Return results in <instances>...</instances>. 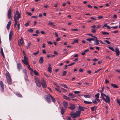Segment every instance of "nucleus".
<instances>
[{
    "label": "nucleus",
    "instance_id": "nucleus-1",
    "mask_svg": "<svg viewBox=\"0 0 120 120\" xmlns=\"http://www.w3.org/2000/svg\"><path fill=\"white\" fill-rule=\"evenodd\" d=\"M104 90V88L103 87L100 91V92L101 93V98H102L104 101L109 104L110 101V98L109 96L106 95L102 93Z\"/></svg>",
    "mask_w": 120,
    "mask_h": 120
},
{
    "label": "nucleus",
    "instance_id": "nucleus-2",
    "mask_svg": "<svg viewBox=\"0 0 120 120\" xmlns=\"http://www.w3.org/2000/svg\"><path fill=\"white\" fill-rule=\"evenodd\" d=\"M21 15L19 12L17 10L16 11L15 14L14 15V18L15 21V23L14 25V27H15L18 22V21L19 19L21 18Z\"/></svg>",
    "mask_w": 120,
    "mask_h": 120
},
{
    "label": "nucleus",
    "instance_id": "nucleus-3",
    "mask_svg": "<svg viewBox=\"0 0 120 120\" xmlns=\"http://www.w3.org/2000/svg\"><path fill=\"white\" fill-rule=\"evenodd\" d=\"M45 98L46 101L49 103H51V99H52V101L54 103L56 101L55 99L50 94L45 96Z\"/></svg>",
    "mask_w": 120,
    "mask_h": 120
},
{
    "label": "nucleus",
    "instance_id": "nucleus-4",
    "mask_svg": "<svg viewBox=\"0 0 120 120\" xmlns=\"http://www.w3.org/2000/svg\"><path fill=\"white\" fill-rule=\"evenodd\" d=\"M81 113V112L79 110L76 111L75 112L73 111H72L71 112V116H72L73 118H74L77 117L79 116L80 115Z\"/></svg>",
    "mask_w": 120,
    "mask_h": 120
},
{
    "label": "nucleus",
    "instance_id": "nucleus-5",
    "mask_svg": "<svg viewBox=\"0 0 120 120\" xmlns=\"http://www.w3.org/2000/svg\"><path fill=\"white\" fill-rule=\"evenodd\" d=\"M35 82L37 86L39 87L41 86V83L38 78L37 77H35L34 78Z\"/></svg>",
    "mask_w": 120,
    "mask_h": 120
},
{
    "label": "nucleus",
    "instance_id": "nucleus-6",
    "mask_svg": "<svg viewBox=\"0 0 120 120\" xmlns=\"http://www.w3.org/2000/svg\"><path fill=\"white\" fill-rule=\"evenodd\" d=\"M41 85L42 87L43 88H46L47 87L46 81L44 80L43 78H41Z\"/></svg>",
    "mask_w": 120,
    "mask_h": 120
},
{
    "label": "nucleus",
    "instance_id": "nucleus-7",
    "mask_svg": "<svg viewBox=\"0 0 120 120\" xmlns=\"http://www.w3.org/2000/svg\"><path fill=\"white\" fill-rule=\"evenodd\" d=\"M28 59L26 56V55L24 56V59L22 60V62L26 65H27L28 64Z\"/></svg>",
    "mask_w": 120,
    "mask_h": 120
},
{
    "label": "nucleus",
    "instance_id": "nucleus-8",
    "mask_svg": "<svg viewBox=\"0 0 120 120\" xmlns=\"http://www.w3.org/2000/svg\"><path fill=\"white\" fill-rule=\"evenodd\" d=\"M24 43V41L22 38H21L20 39H19L18 41V45L19 46H22Z\"/></svg>",
    "mask_w": 120,
    "mask_h": 120
},
{
    "label": "nucleus",
    "instance_id": "nucleus-9",
    "mask_svg": "<svg viewBox=\"0 0 120 120\" xmlns=\"http://www.w3.org/2000/svg\"><path fill=\"white\" fill-rule=\"evenodd\" d=\"M70 107H68V108L71 110H73L75 109V105L74 104L70 103Z\"/></svg>",
    "mask_w": 120,
    "mask_h": 120
},
{
    "label": "nucleus",
    "instance_id": "nucleus-10",
    "mask_svg": "<svg viewBox=\"0 0 120 120\" xmlns=\"http://www.w3.org/2000/svg\"><path fill=\"white\" fill-rule=\"evenodd\" d=\"M0 85L1 88V91L3 92L4 91V84L1 81H0Z\"/></svg>",
    "mask_w": 120,
    "mask_h": 120
},
{
    "label": "nucleus",
    "instance_id": "nucleus-11",
    "mask_svg": "<svg viewBox=\"0 0 120 120\" xmlns=\"http://www.w3.org/2000/svg\"><path fill=\"white\" fill-rule=\"evenodd\" d=\"M11 10L10 8L8 11V16L9 19L11 18Z\"/></svg>",
    "mask_w": 120,
    "mask_h": 120
},
{
    "label": "nucleus",
    "instance_id": "nucleus-12",
    "mask_svg": "<svg viewBox=\"0 0 120 120\" xmlns=\"http://www.w3.org/2000/svg\"><path fill=\"white\" fill-rule=\"evenodd\" d=\"M12 36L13 32L11 30L10 31L9 36V39L10 41H11Z\"/></svg>",
    "mask_w": 120,
    "mask_h": 120
},
{
    "label": "nucleus",
    "instance_id": "nucleus-13",
    "mask_svg": "<svg viewBox=\"0 0 120 120\" xmlns=\"http://www.w3.org/2000/svg\"><path fill=\"white\" fill-rule=\"evenodd\" d=\"M17 69L19 70L21 69L22 68L21 64L20 63H18L17 65Z\"/></svg>",
    "mask_w": 120,
    "mask_h": 120
},
{
    "label": "nucleus",
    "instance_id": "nucleus-14",
    "mask_svg": "<svg viewBox=\"0 0 120 120\" xmlns=\"http://www.w3.org/2000/svg\"><path fill=\"white\" fill-rule=\"evenodd\" d=\"M11 21L8 22V23L7 26V28L8 30H9L10 29V27L11 24Z\"/></svg>",
    "mask_w": 120,
    "mask_h": 120
},
{
    "label": "nucleus",
    "instance_id": "nucleus-15",
    "mask_svg": "<svg viewBox=\"0 0 120 120\" xmlns=\"http://www.w3.org/2000/svg\"><path fill=\"white\" fill-rule=\"evenodd\" d=\"M78 108L79 109L82 111H84V109H87V108L85 107H83L82 106L79 105V106Z\"/></svg>",
    "mask_w": 120,
    "mask_h": 120
},
{
    "label": "nucleus",
    "instance_id": "nucleus-16",
    "mask_svg": "<svg viewBox=\"0 0 120 120\" xmlns=\"http://www.w3.org/2000/svg\"><path fill=\"white\" fill-rule=\"evenodd\" d=\"M68 96L70 98H73L75 97V95L72 93L69 94L68 95Z\"/></svg>",
    "mask_w": 120,
    "mask_h": 120
},
{
    "label": "nucleus",
    "instance_id": "nucleus-17",
    "mask_svg": "<svg viewBox=\"0 0 120 120\" xmlns=\"http://www.w3.org/2000/svg\"><path fill=\"white\" fill-rule=\"evenodd\" d=\"M63 105L64 107L66 108L68 107V104L67 102L64 101L63 103Z\"/></svg>",
    "mask_w": 120,
    "mask_h": 120
},
{
    "label": "nucleus",
    "instance_id": "nucleus-18",
    "mask_svg": "<svg viewBox=\"0 0 120 120\" xmlns=\"http://www.w3.org/2000/svg\"><path fill=\"white\" fill-rule=\"evenodd\" d=\"M97 38H95V41H94L95 42L94 43V45H98L99 43V40L97 39Z\"/></svg>",
    "mask_w": 120,
    "mask_h": 120
},
{
    "label": "nucleus",
    "instance_id": "nucleus-19",
    "mask_svg": "<svg viewBox=\"0 0 120 120\" xmlns=\"http://www.w3.org/2000/svg\"><path fill=\"white\" fill-rule=\"evenodd\" d=\"M115 52L117 56H118L120 55V51L118 49H115Z\"/></svg>",
    "mask_w": 120,
    "mask_h": 120
},
{
    "label": "nucleus",
    "instance_id": "nucleus-20",
    "mask_svg": "<svg viewBox=\"0 0 120 120\" xmlns=\"http://www.w3.org/2000/svg\"><path fill=\"white\" fill-rule=\"evenodd\" d=\"M65 110L66 109H64L63 107H61V112L62 114V115H63Z\"/></svg>",
    "mask_w": 120,
    "mask_h": 120
},
{
    "label": "nucleus",
    "instance_id": "nucleus-21",
    "mask_svg": "<svg viewBox=\"0 0 120 120\" xmlns=\"http://www.w3.org/2000/svg\"><path fill=\"white\" fill-rule=\"evenodd\" d=\"M7 79L8 84L10 85L11 84L12 82L11 78Z\"/></svg>",
    "mask_w": 120,
    "mask_h": 120
},
{
    "label": "nucleus",
    "instance_id": "nucleus-22",
    "mask_svg": "<svg viewBox=\"0 0 120 120\" xmlns=\"http://www.w3.org/2000/svg\"><path fill=\"white\" fill-rule=\"evenodd\" d=\"M97 106H94L91 107V109L92 111H95L97 109Z\"/></svg>",
    "mask_w": 120,
    "mask_h": 120
},
{
    "label": "nucleus",
    "instance_id": "nucleus-23",
    "mask_svg": "<svg viewBox=\"0 0 120 120\" xmlns=\"http://www.w3.org/2000/svg\"><path fill=\"white\" fill-rule=\"evenodd\" d=\"M39 62L40 64H42L43 62V57L41 56V57L39 60Z\"/></svg>",
    "mask_w": 120,
    "mask_h": 120
},
{
    "label": "nucleus",
    "instance_id": "nucleus-24",
    "mask_svg": "<svg viewBox=\"0 0 120 120\" xmlns=\"http://www.w3.org/2000/svg\"><path fill=\"white\" fill-rule=\"evenodd\" d=\"M63 98L64 99L68 100H69L70 99L69 97L65 95H64L63 96Z\"/></svg>",
    "mask_w": 120,
    "mask_h": 120
},
{
    "label": "nucleus",
    "instance_id": "nucleus-25",
    "mask_svg": "<svg viewBox=\"0 0 120 120\" xmlns=\"http://www.w3.org/2000/svg\"><path fill=\"white\" fill-rule=\"evenodd\" d=\"M104 27H107L108 29H110L111 28L109 26H107V24L106 23L105 25L102 26V27L104 28Z\"/></svg>",
    "mask_w": 120,
    "mask_h": 120
},
{
    "label": "nucleus",
    "instance_id": "nucleus-26",
    "mask_svg": "<svg viewBox=\"0 0 120 120\" xmlns=\"http://www.w3.org/2000/svg\"><path fill=\"white\" fill-rule=\"evenodd\" d=\"M6 79L11 78L10 75L8 72L6 74Z\"/></svg>",
    "mask_w": 120,
    "mask_h": 120
},
{
    "label": "nucleus",
    "instance_id": "nucleus-27",
    "mask_svg": "<svg viewBox=\"0 0 120 120\" xmlns=\"http://www.w3.org/2000/svg\"><path fill=\"white\" fill-rule=\"evenodd\" d=\"M0 53L1 55L4 58L5 57V56L4 54V53L3 51V49L2 48H1V49Z\"/></svg>",
    "mask_w": 120,
    "mask_h": 120
},
{
    "label": "nucleus",
    "instance_id": "nucleus-28",
    "mask_svg": "<svg viewBox=\"0 0 120 120\" xmlns=\"http://www.w3.org/2000/svg\"><path fill=\"white\" fill-rule=\"evenodd\" d=\"M48 25H49L50 26H55V25L54 24V23L52 22H49L48 23Z\"/></svg>",
    "mask_w": 120,
    "mask_h": 120
},
{
    "label": "nucleus",
    "instance_id": "nucleus-29",
    "mask_svg": "<svg viewBox=\"0 0 120 120\" xmlns=\"http://www.w3.org/2000/svg\"><path fill=\"white\" fill-rule=\"evenodd\" d=\"M111 85L113 87L115 88H119L118 86L117 85L115 84H111Z\"/></svg>",
    "mask_w": 120,
    "mask_h": 120
},
{
    "label": "nucleus",
    "instance_id": "nucleus-30",
    "mask_svg": "<svg viewBox=\"0 0 120 120\" xmlns=\"http://www.w3.org/2000/svg\"><path fill=\"white\" fill-rule=\"evenodd\" d=\"M27 65V67L28 69L33 72V69L30 67V66L29 64H28V65Z\"/></svg>",
    "mask_w": 120,
    "mask_h": 120
},
{
    "label": "nucleus",
    "instance_id": "nucleus-31",
    "mask_svg": "<svg viewBox=\"0 0 120 120\" xmlns=\"http://www.w3.org/2000/svg\"><path fill=\"white\" fill-rule=\"evenodd\" d=\"M15 94L18 97H22V96L21 94L18 92H16Z\"/></svg>",
    "mask_w": 120,
    "mask_h": 120
},
{
    "label": "nucleus",
    "instance_id": "nucleus-32",
    "mask_svg": "<svg viewBox=\"0 0 120 120\" xmlns=\"http://www.w3.org/2000/svg\"><path fill=\"white\" fill-rule=\"evenodd\" d=\"M84 103L88 104H89L92 103V102L90 101H84Z\"/></svg>",
    "mask_w": 120,
    "mask_h": 120
},
{
    "label": "nucleus",
    "instance_id": "nucleus-33",
    "mask_svg": "<svg viewBox=\"0 0 120 120\" xmlns=\"http://www.w3.org/2000/svg\"><path fill=\"white\" fill-rule=\"evenodd\" d=\"M31 45L30 42L28 43L27 44V46L26 47V48L27 49H28L30 48V47Z\"/></svg>",
    "mask_w": 120,
    "mask_h": 120
},
{
    "label": "nucleus",
    "instance_id": "nucleus-34",
    "mask_svg": "<svg viewBox=\"0 0 120 120\" xmlns=\"http://www.w3.org/2000/svg\"><path fill=\"white\" fill-rule=\"evenodd\" d=\"M101 33L104 35H108L109 34V33L106 32H103L102 31L101 32Z\"/></svg>",
    "mask_w": 120,
    "mask_h": 120
},
{
    "label": "nucleus",
    "instance_id": "nucleus-35",
    "mask_svg": "<svg viewBox=\"0 0 120 120\" xmlns=\"http://www.w3.org/2000/svg\"><path fill=\"white\" fill-rule=\"evenodd\" d=\"M34 73V74L37 76H38L39 75V74L38 72L36 70H34V71H33Z\"/></svg>",
    "mask_w": 120,
    "mask_h": 120
},
{
    "label": "nucleus",
    "instance_id": "nucleus-36",
    "mask_svg": "<svg viewBox=\"0 0 120 120\" xmlns=\"http://www.w3.org/2000/svg\"><path fill=\"white\" fill-rule=\"evenodd\" d=\"M84 96L86 98H90V96L89 95H84Z\"/></svg>",
    "mask_w": 120,
    "mask_h": 120
},
{
    "label": "nucleus",
    "instance_id": "nucleus-37",
    "mask_svg": "<svg viewBox=\"0 0 120 120\" xmlns=\"http://www.w3.org/2000/svg\"><path fill=\"white\" fill-rule=\"evenodd\" d=\"M23 72L26 74L25 76L26 77H27V75L26 74V69H24L23 70Z\"/></svg>",
    "mask_w": 120,
    "mask_h": 120
},
{
    "label": "nucleus",
    "instance_id": "nucleus-38",
    "mask_svg": "<svg viewBox=\"0 0 120 120\" xmlns=\"http://www.w3.org/2000/svg\"><path fill=\"white\" fill-rule=\"evenodd\" d=\"M48 71L50 73L52 72V68L51 67H49L48 68Z\"/></svg>",
    "mask_w": 120,
    "mask_h": 120
},
{
    "label": "nucleus",
    "instance_id": "nucleus-39",
    "mask_svg": "<svg viewBox=\"0 0 120 120\" xmlns=\"http://www.w3.org/2000/svg\"><path fill=\"white\" fill-rule=\"evenodd\" d=\"M96 98H95L94 100H93V103L94 104H97L98 102H97Z\"/></svg>",
    "mask_w": 120,
    "mask_h": 120
},
{
    "label": "nucleus",
    "instance_id": "nucleus-40",
    "mask_svg": "<svg viewBox=\"0 0 120 120\" xmlns=\"http://www.w3.org/2000/svg\"><path fill=\"white\" fill-rule=\"evenodd\" d=\"M87 35L90 36L92 37H94L95 38H97L96 37L93 36V34H87Z\"/></svg>",
    "mask_w": 120,
    "mask_h": 120
},
{
    "label": "nucleus",
    "instance_id": "nucleus-41",
    "mask_svg": "<svg viewBox=\"0 0 120 120\" xmlns=\"http://www.w3.org/2000/svg\"><path fill=\"white\" fill-rule=\"evenodd\" d=\"M91 32L94 33H95L96 31V30L94 29H91Z\"/></svg>",
    "mask_w": 120,
    "mask_h": 120
},
{
    "label": "nucleus",
    "instance_id": "nucleus-42",
    "mask_svg": "<svg viewBox=\"0 0 120 120\" xmlns=\"http://www.w3.org/2000/svg\"><path fill=\"white\" fill-rule=\"evenodd\" d=\"M109 48L113 52L115 51V50L112 47H109Z\"/></svg>",
    "mask_w": 120,
    "mask_h": 120
},
{
    "label": "nucleus",
    "instance_id": "nucleus-43",
    "mask_svg": "<svg viewBox=\"0 0 120 120\" xmlns=\"http://www.w3.org/2000/svg\"><path fill=\"white\" fill-rule=\"evenodd\" d=\"M55 90L57 91V92H59L61 93V91L60 89H59V88H56L55 89Z\"/></svg>",
    "mask_w": 120,
    "mask_h": 120
},
{
    "label": "nucleus",
    "instance_id": "nucleus-44",
    "mask_svg": "<svg viewBox=\"0 0 120 120\" xmlns=\"http://www.w3.org/2000/svg\"><path fill=\"white\" fill-rule=\"evenodd\" d=\"M67 72L66 71H64L63 72V74L62 75V76H65Z\"/></svg>",
    "mask_w": 120,
    "mask_h": 120
},
{
    "label": "nucleus",
    "instance_id": "nucleus-45",
    "mask_svg": "<svg viewBox=\"0 0 120 120\" xmlns=\"http://www.w3.org/2000/svg\"><path fill=\"white\" fill-rule=\"evenodd\" d=\"M99 94L98 93L95 95V96L97 98H98L99 97Z\"/></svg>",
    "mask_w": 120,
    "mask_h": 120
},
{
    "label": "nucleus",
    "instance_id": "nucleus-46",
    "mask_svg": "<svg viewBox=\"0 0 120 120\" xmlns=\"http://www.w3.org/2000/svg\"><path fill=\"white\" fill-rule=\"evenodd\" d=\"M17 27L18 29V30H19L20 29V24L19 23V22H18V23L17 24Z\"/></svg>",
    "mask_w": 120,
    "mask_h": 120
},
{
    "label": "nucleus",
    "instance_id": "nucleus-47",
    "mask_svg": "<svg viewBox=\"0 0 120 120\" xmlns=\"http://www.w3.org/2000/svg\"><path fill=\"white\" fill-rule=\"evenodd\" d=\"M62 90V91L64 92H66L67 91V90L63 88H61Z\"/></svg>",
    "mask_w": 120,
    "mask_h": 120
},
{
    "label": "nucleus",
    "instance_id": "nucleus-48",
    "mask_svg": "<svg viewBox=\"0 0 120 120\" xmlns=\"http://www.w3.org/2000/svg\"><path fill=\"white\" fill-rule=\"evenodd\" d=\"M27 31L30 33H32L33 31V30L32 29H30L28 30Z\"/></svg>",
    "mask_w": 120,
    "mask_h": 120
},
{
    "label": "nucleus",
    "instance_id": "nucleus-49",
    "mask_svg": "<svg viewBox=\"0 0 120 120\" xmlns=\"http://www.w3.org/2000/svg\"><path fill=\"white\" fill-rule=\"evenodd\" d=\"M39 51H38L37 52L34 53L33 54V55L35 56H36L37 54L39 53Z\"/></svg>",
    "mask_w": 120,
    "mask_h": 120
},
{
    "label": "nucleus",
    "instance_id": "nucleus-50",
    "mask_svg": "<svg viewBox=\"0 0 120 120\" xmlns=\"http://www.w3.org/2000/svg\"><path fill=\"white\" fill-rule=\"evenodd\" d=\"M74 93L75 94H78L80 93V92L79 91H74Z\"/></svg>",
    "mask_w": 120,
    "mask_h": 120
},
{
    "label": "nucleus",
    "instance_id": "nucleus-51",
    "mask_svg": "<svg viewBox=\"0 0 120 120\" xmlns=\"http://www.w3.org/2000/svg\"><path fill=\"white\" fill-rule=\"evenodd\" d=\"M61 86H62L63 87H64L65 88H68V87H67V86H66V85L65 84H62L61 85Z\"/></svg>",
    "mask_w": 120,
    "mask_h": 120
},
{
    "label": "nucleus",
    "instance_id": "nucleus-52",
    "mask_svg": "<svg viewBox=\"0 0 120 120\" xmlns=\"http://www.w3.org/2000/svg\"><path fill=\"white\" fill-rule=\"evenodd\" d=\"M91 19L94 20H95L96 19L95 18V17L94 16L91 17H90Z\"/></svg>",
    "mask_w": 120,
    "mask_h": 120
},
{
    "label": "nucleus",
    "instance_id": "nucleus-53",
    "mask_svg": "<svg viewBox=\"0 0 120 120\" xmlns=\"http://www.w3.org/2000/svg\"><path fill=\"white\" fill-rule=\"evenodd\" d=\"M53 84L55 86H56L57 87H59L60 86L58 85L56 83H54Z\"/></svg>",
    "mask_w": 120,
    "mask_h": 120
},
{
    "label": "nucleus",
    "instance_id": "nucleus-54",
    "mask_svg": "<svg viewBox=\"0 0 120 120\" xmlns=\"http://www.w3.org/2000/svg\"><path fill=\"white\" fill-rule=\"evenodd\" d=\"M71 30L72 31H78L79 30L78 29H72Z\"/></svg>",
    "mask_w": 120,
    "mask_h": 120
},
{
    "label": "nucleus",
    "instance_id": "nucleus-55",
    "mask_svg": "<svg viewBox=\"0 0 120 120\" xmlns=\"http://www.w3.org/2000/svg\"><path fill=\"white\" fill-rule=\"evenodd\" d=\"M117 27H118L117 26H113L111 28H112L114 29H116L117 28Z\"/></svg>",
    "mask_w": 120,
    "mask_h": 120
},
{
    "label": "nucleus",
    "instance_id": "nucleus-56",
    "mask_svg": "<svg viewBox=\"0 0 120 120\" xmlns=\"http://www.w3.org/2000/svg\"><path fill=\"white\" fill-rule=\"evenodd\" d=\"M105 41L108 44H109L110 43V42L107 40H105Z\"/></svg>",
    "mask_w": 120,
    "mask_h": 120
},
{
    "label": "nucleus",
    "instance_id": "nucleus-57",
    "mask_svg": "<svg viewBox=\"0 0 120 120\" xmlns=\"http://www.w3.org/2000/svg\"><path fill=\"white\" fill-rule=\"evenodd\" d=\"M78 56V54H76L74 55V57H77Z\"/></svg>",
    "mask_w": 120,
    "mask_h": 120
},
{
    "label": "nucleus",
    "instance_id": "nucleus-58",
    "mask_svg": "<svg viewBox=\"0 0 120 120\" xmlns=\"http://www.w3.org/2000/svg\"><path fill=\"white\" fill-rule=\"evenodd\" d=\"M42 52L43 54H45L46 53V52L44 49L42 50Z\"/></svg>",
    "mask_w": 120,
    "mask_h": 120
},
{
    "label": "nucleus",
    "instance_id": "nucleus-59",
    "mask_svg": "<svg viewBox=\"0 0 120 120\" xmlns=\"http://www.w3.org/2000/svg\"><path fill=\"white\" fill-rule=\"evenodd\" d=\"M86 41H89V42H90L91 41L90 38L87 39H86Z\"/></svg>",
    "mask_w": 120,
    "mask_h": 120
},
{
    "label": "nucleus",
    "instance_id": "nucleus-60",
    "mask_svg": "<svg viewBox=\"0 0 120 120\" xmlns=\"http://www.w3.org/2000/svg\"><path fill=\"white\" fill-rule=\"evenodd\" d=\"M47 43L50 45H52V43L51 41H49L47 42Z\"/></svg>",
    "mask_w": 120,
    "mask_h": 120
},
{
    "label": "nucleus",
    "instance_id": "nucleus-61",
    "mask_svg": "<svg viewBox=\"0 0 120 120\" xmlns=\"http://www.w3.org/2000/svg\"><path fill=\"white\" fill-rule=\"evenodd\" d=\"M91 27L92 28L95 29L96 27V26L95 25H94L91 26Z\"/></svg>",
    "mask_w": 120,
    "mask_h": 120
},
{
    "label": "nucleus",
    "instance_id": "nucleus-62",
    "mask_svg": "<svg viewBox=\"0 0 120 120\" xmlns=\"http://www.w3.org/2000/svg\"><path fill=\"white\" fill-rule=\"evenodd\" d=\"M105 82L106 83H108L109 82V81L106 79L105 80Z\"/></svg>",
    "mask_w": 120,
    "mask_h": 120
},
{
    "label": "nucleus",
    "instance_id": "nucleus-63",
    "mask_svg": "<svg viewBox=\"0 0 120 120\" xmlns=\"http://www.w3.org/2000/svg\"><path fill=\"white\" fill-rule=\"evenodd\" d=\"M117 103L119 104V105H120V101L119 100L117 99Z\"/></svg>",
    "mask_w": 120,
    "mask_h": 120
},
{
    "label": "nucleus",
    "instance_id": "nucleus-64",
    "mask_svg": "<svg viewBox=\"0 0 120 120\" xmlns=\"http://www.w3.org/2000/svg\"><path fill=\"white\" fill-rule=\"evenodd\" d=\"M98 59L96 58H95L94 59H93L92 60L94 62H95L97 61L98 60Z\"/></svg>",
    "mask_w": 120,
    "mask_h": 120
}]
</instances>
